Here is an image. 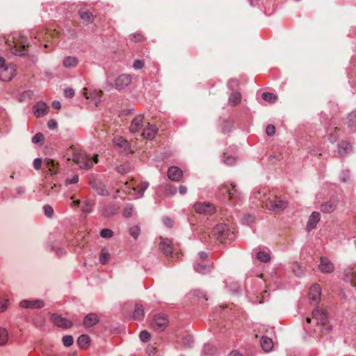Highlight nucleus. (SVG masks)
Returning <instances> with one entry per match:
<instances>
[{
    "label": "nucleus",
    "instance_id": "obj_48",
    "mask_svg": "<svg viewBox=\"0 0 356 356\" xmlns=\"http://www.w3.org/2000/svg\"><path fill=\"white\" fill-rule=\"evenodd\" d=\"M139 337H140V340L143 342H146V341H149L150 339V334L147 331H142L140 333Z\"/></svg>",
    "mask_w": 356,
    "mask_h": 356
},
{
    "label": "nucleus",
    "instance_id": "obj_18",
    "mask_svg": "<svg viewBox=\"0 0 356 356\" xmlns=\"http://www.w3.org/2000/svg\"><path fill=\"white\" fill-rule=\"evenodd\" d=\"M146 123L143 115H138L132 120L130 125V131L131 132H137L143 130Z\"/></svg>",
    "mask_w": 356,
    "mask_h": 356
},
{
    "label": "nucleus",
    "instance_id": "obj_50",
    "mask_svg": "<svg viewBox=\"0 0 356 356\" xmlns=\"http://www.w3.org/2000/svg\"><path fill=\"white\" fill-rule=\"evenodd\" d=\"M8 300L7 299L0 298V312L4 311L8 307Z\"/></svg>",
    "mask_w": 356,
    "mask_h": 356
},
{
    "label": "nucleus",
    "instance_id": "obj_15",
    "mask_svg": "<svg viewBox=\"0 0 356 356\" xmlns=\"http://www.w3.org/2000/svg\"><path fill=\"white\" fill-rule=\"evenodd\" d=\"M51 318L56 325L62 328H69L72 325V321L56 314H52Z\"/></svg>",
    "mask_w": 356,
    "mask_h": 356
},
{
    "label": "nucleus",
    "instance_id": "obj_3",
    "mask_svg": "<svg viewBox=\"0 0 356 356\" xmlns=\"http://www.w3.org/2000/svg\"><path fill=\"white\" fill-rule=\"evenodd\" d=\"M72 153V159L68 158V160L72 159L81 168H90L95 163L98 161V155L95 154L92 159H90L84 152L75 149L74 147H71L68 150V154Z\"/></svg>",
    "mask_w": 356,
    "mask_h": 356
},
{
    "label": "nucleus",
    "instance_id": "obj_31",
    "mask_svg": "<svg viewBox=\"0 0 356 356\" xmlns=\"http://www.w3.org/2000/svg\"><path fill=\"white\" fill-rule=\"evenodd\" d=\"M78 63L77 58L74 56H67L63 60V65L65 67H75Z\"/></svg>",
    "mask_w": 356,
    "mask_h": 356
},
{
    "label": "nucleus",
    "instance_id": "obj_21",
    "mask_svg": "<svg viewBox=\"0 0 356 356\" xmlns=\"http://www.w3.org/2000/svg\"><path fill=\"white\" fill-rule=\"evenodd\" d=\"M131 81V78L129 75L122 74L119 76L115 80V88L121 90L127 87Z\"/></svg>",
    "mask_w": 356,
    "mask_h": 356
},
{
    "label": "nucleus",
    "instance_id": "obj_38",
    "mask_svg": "<svg viewBox=\"0 0 356 356\" xmlns=\"http://www.w3.org/2000/svg\"><path fill=\"white\" fill-rule=\"evenodd\" d=\"M8 341V332L5 328L0 327V346L6 344Z\"/></svg>",
    "mask_w": 356,
    "mask_h": 356
},
{
    "label": "nucleus",
    "instance_id": "obj_7",
    "mask_svg": "<svg viewBox=\"0 0 356 356\" xmlns=\"http://www.w3.org/2000/svg\"><path fill=\"white\" fill-rule=\"evenodd\" d=\"M83 95L89 100V103L92 102L95 107H97L101 102L102 91L100 90H88L87 88H84Z\"/></svg>",
    "mask_w": 356,
    "mask_h": 356
},
{
    "label": "nucleus",
    "instance_id": "obj_59",
    "mask_svg": "<svg viewBox=\"0 0 356 356\" xmlns=\"http://www.w3.org/2000/svg\"><path fill=\"white\" fill-rule=\"evenodd\" d=\"M163 223L165 225L168 227H171L173 225V222L171 219L168 218H163Z\"/></svg>",
    "mask_w": 356,
    "mask_h": 356
},
{
    "label": "nucleus",
    "instance_id": "obj_9",
    "mask_svg": "<svg viewBox=\"0 0 356 356\" xmlns=\"http://www.w3.org/2000/svg\"><path fill=\"white\" fill-rule=\"evenodd\" d=\"M228 232V227L226 224L220 223L217 225L211 231V236L217 240L222 241L225 239Z\"/></svg>",
    "mask_w": 356,
    "mask_h": 356
},
{
    "label": "nucleus",
    "instance_id": "obj_12",
    "mask_svg": "<svg viewBox=\"0 0 356 356\" xmlns=\"http://www.w3.org/2000/svg\"><path fill=\"white\" fill-rule=\"evenodd\" d=\"M194 209L196 213L200 214H211L215 211V208L213 204L209 202H197L194 205Z\"/></svg>",
    "mask_w": 356,
    "mask_h": 356
},
{
    "label": "nucleus",
    "instance_id": "obj_63",
    "mask_svg": "<svg viewBox=\"0 0 356 356\" xmlns=\"http://www.w3.org/2000/svg\"><path fill=\"white\" fill-rule=\"evenodd\" d=\"M228 356H243V355L241 353H240L239 352L234 350V351L231 352Z\"/></svg>",
    "mask_w": 356,
    "mask_h": 356
},
{
    "label": "nucleus",
    "instance_id": "obj_4",
    "mask_svg": "<svg viewBox=\"0 0 356 356\" xmlns=\"http://www.w3.org/2000/svg\"><path fill=\"white\" fill-rule=\"evenodd\" d=\"M148 185L147 182L138 183L136 180L133 179L129 182L126 181L124 184L122 191L134 198H139L143 195V193L147 188Z\"/></svg>",
    "mask_w": 356,
    "mask_h": 356
},
{
    "label": "nucleus",
    "instance_id": "obj_34",
    "mask_svg": "<svg viewBox=\"0 0 356 356\" xmlns=\"http://www.w3.org/2000/svg\"><path fill=\"white\" fill-rule=\"evenodd\" d=\"M113 143L115 146L124 148V151L127 152L128 147V142L127 140L121 136L115 137L113 139Z\"/></svg>",
    "mask_w": 356,
    "mask_h": 356
},
{
    "label": "nucleus",
    "instance_id": "obj_64",
    "mask_svg": "<svg viewBox=\"0 0 356 356\" xmlns=\"http://www.w3.org/2000/svg\"><path fill=\"white\" fill-rule=\"evenodd\" d=\"M80 204V200H74L71 204V207H78Z\"/></svg>",
    "mask_w": 356,
    "mask_h": 356
},
{
    "label": "nucleus",
    "instance_id": "obj_14",
    "mask_svg": "<svg viewBox=\"0 0 356 356\" xmlns=\"http://www.w3.org/2000/svg\"><path fill=\"white\" fill-rule=\"evenodd\" d=\"M318 268L323 273H331L334 269V266L328 258L322 257L320 259Z\"/></svg>",
    "mask_w": 356,
    "mask_h": 356
},
{
    "label": "nucleus",
    "instance_id": "obj_28",
    "mask_svg": "<svg viewBox=\"0 0 356 356\" xmlns=\"http://www.w3.org/2000/svg\"><path fill=\"white\" fill-rule=\"evenodd\" d=\"M79 15L81 19L86 23L92 22L94 19L93 14L86 8L79 10Z\"/></svg>",
    "mask_w": 356,
    "mask_h": 356
},
{
    "label": "nucleus",
    "instance_id": "obj_30",
    "mask_svg": "<svg viewBox=\"0 0 356 356\" xmlns=\"http://www.w3.org/2000/svg\"><path fill=\"white\" fill-rule=\"evenodd\" d=\"M337 207V202L334 200H331L330 202H325L321 205V209L323 212L325 213H331Z\"/></svg>",
    "mask_w": 356,
    "mask_h": 356
},
{
    "label": "nucleus",
    "instance_id": "obj_2",
    "mask_svg": "<svg viewBox=\"0 0 356 356\" xmlns=\"http://www.w3.org/2000/svg\"><path fill=\"white\" fill-rule=\"evenodd\" d=\"M5 43L12 54L19 56L26 55L29 47L27 39L19 33L8 35Z\"/></svg>",
    "mask_w": 356,
    "mask_h": 356
},
{
    "label": "nucleus",
    "instance_id": "obj_41",
    "mask_svg": "<svg viewBox=\"0 0 356 356\" xmlns=\"http://www.w3.org/2000/svg\"><path fill=\"white\" fill-rule=\"evenodd\" d=\"M262 97L265 101H267L270 103H274L277 99V97L275 95L270 92L263 93Z\"/></svg>",
    "mask_w": 356,
    "mask_h": 356
},
{
    "label": "nucleus",
    "instance_id": "obj_45",
    "mask_svg": "<svg viewBox=\"0 0 356 356\" xmlns=\"http://www.w3.org/2000/svg\"><path fill=\"white\" fill-rule=\"evenodd\" d=\"M43 209H44V214L48 218H51L53 216V215H54V209H53V208L51 206L45 205V206H44Z\"/></svg>",
    "mask_w": 356,
    "mask_h": 356
},
{
    "label": "nucleus",
    "instance_id": "obj_29",
    "mask_svg": "<svg viewBox=\"0 0 356 356\" xmlns=\"http://www.w3.org/2000/svg\"><path fill=\"white\" fill-rule=\"evenodd\" d=\"M77 343L80 348L86 350L90 346V339L88 335L83 334L78 338Z\"/></svg>",
    "mask_w": 356,
    "mask_h": 356
},
{
    "label": "nucleus",
    "instance_id": "obj_37",
    "mask_svg": "<svg viewBox=\"0 0 356 356\" xmlns=\"http://www.w3.org/2000/svg\"><path fill=\"white\" fill-rule=\"evenodd\" d=\"M351 150V145L346 142H343L339 146V153L343 156Z\"/></svg>",
    "mask_w": 356,
    "mask_h": 356
},
{
    "label": "nucleus",
    "instance_id": "obj_35",
    "mask_svg": "<svg viewBox=\"0 0 356 356\" xmlns=\"http://www.w3.org/2000/svg\"><path fill=\"white\" fill-rule=\"evenodd\" d=\"M111 259V254L108 251L104 248L102 250L99 255V261L102 264L104 265L108 262Z\"/></svg>",
    "mask_w": 356,
    "mask_h": 356
},
{
    "label": "nucleus",
    "instance_id": "obj_22",
    "mask_svg": "<svg viewBox=\"0 0 356 356\" xmlns=\"http://www.w3.org/2000/svg\"><path fill=\"white\" fill-rule=\"evenodd\" d=\"M156 131L157 129L154 125L147 122L146 125L142 130L141 135L147 139H152L154 137Z\"/></svg>",
    "mask_w": 356,
    "mask_h": 356
},
{
    "label": "nucleus",
    "instance_id": "obj_58",
    "mask_svg": "<svg viewBox=\"0 0 356 356\" xmlns=\"http://www.w3.org/2000/svg\"><path fill=\"white\" fill-rule=\"evenodd\" d=\"M235 162V159L232 156H227L225 159V163L227 165H232Z\"/></svg>",
    "mask_w": 356,
    "mask_h": 356
},
{
    "label": "nucleus",
    "instance_id": "obj_55",
    "mask_svg": "<svg viewBox=\"0 0 356 356\" xmlns=\"http://www.w3.org/2000/svg\"><path fill=\"white\" fill-rule=\"evenodd\" d=\"M133 66L135 69L138 70L143 68V67L144 66V63L143 61L140 60H136L134 61Z\"/></svg>",
    "mask_w": 356,
    "mask_h": 356
},
{
    "label": "nucleus",
    "instance_id": "obj_27",
    "mask_svg": "<svg viewBox=\"0 0 356 356\" xmlns=\"http://www.w3.org/2000/svg\"><path fill=\"white\" fill-rule=\"evenodd\" d=\"M99 322V318L95 314H89L87 315L83 321V324L86 327H89L95 325Z\"/></svg>",
    "mask_w": 356,
    "mask_h": 356
},
{
    "label": "nucleus",
    "instance_id": "obj_62",
    "mask_svg": "<svg viewBox=\"0 0 356 356\" xmlns=\"http://www.w3.org/2000/svg\"><path fill=\"white\" fill-rule=\"evenodd\" d=\"M52 107L55 109H60L61 107L60 103L58 101H54L52 102Z\"/></svg>",
    "mask_w": 356,
    "mask_h": 356
},
{
    "label": "nucleus",
    "instance_id": "obj_43",
    "mask_svg": "<svg viewBox=\"0 0 356 356\" xmlns=\"http://www.w3.org/2000/svg\"><path fill=\"white\" fill-rule=\"evenodd\" d=\"M63 343L65 346L69 347L72 346L74 343L73 337L70 335H65L63 337Z\"/></svg>",
    "mask_w": 356,
    "mask_h": 356
},
{
    "label": "nucleus",
    "instance_id": "obj_56",
    "mask_svg": "<svg viewBox=\"0 0 356 356\" xmlns=\"http://www.w3.org/2000/svg\"><path fill=\"white\" fill-rule=\"evenodd\" d=\"M42 165V161L40 159H35L33 161V166L35 170H39Z\"/></svg>",
    "mask_w": 356,
    "mask_h": 356
},
{
    "label": "nucleus",
    "instance_id": "obj_52",
    "mask_svg": "<svg viewBox=\"0 0 356 356\" xmlns=\"http://www.w3.org/2000/svg\"><path fill=\"white\" fill-rule=\"evenodd\" d=\"M130 234L136 238L139 235V229L138 227H131L129 230Z\"/></svg>",
    "mask_w": 356,
    "mask_h": 356
},
{
    "label": "nucleus",
    "instance_id": "obj_49",
    "mask_svg": "<svg viewBox=\"0 0 356 356\" xmlns=\"http://www.w3.org/2000/svg\"><path fill=\"white\" fill-rule=\"evenodd\" d=\"M134 209L131 206H128L124 209L123 215L124 217L127 218L132 215Z\"/></svg>",
    "mask_w": 356,
    "mask_h": 356
},
{
    "label": "nucleus",
    "instance_id": "obj_40",
    "mask_svg": "<svg viewBox=\"0 0 356 356\" xmlns=\"http://www.w3.org/2000/svg\"><path fill=\"white\" fill-rule=\"evenodd\" d=\"M241 94L238 92H234L230 95L229 101L233 105H236L241 102Z\"/></svg>",
    "mask_w": 356,
    "mask_h": 356
},
{
    "label": "nucleus",
    "instance_id": "obj_24",
    "mask_svg": "<svg viewBox=\"0 0 356 356\" xmlns=\"http://www.w3.org/2000/svg\"><path fill=\"white\" fill-rule=\"evenodd\" d=\"M44 166L51 175L56 174L58 171V163L51 159H45Z\"/></svg>",
    "mask_w": 356,
    "mask_h": 356
},
{
    "label": "nucleus",
    "instance_id": "obj_57",
    "mask_svg": "<svg viewBox=\"0 0 356 356\" xmlns=\"http://www.w3.org/2000/svg\"><path fill=\"white\" fill-rule=\"evenodd\" d=\"M64 93H65V97H72L74 95V91L72 88H68V89L65 90Z\"/></svg>",
    "mask_w": 356,
    "mask_h": 356
},
{
    "label": "nucleus",
    "instance_id": "obj_23",
    "mask_svg": "<svg viewBox=\"0 0 356 356\" xmlns=\"http://www.w3.org/2000/svg\"><path fill=\"white\" fill-rule=\"evenodd\" d=\"M168 176L172 181H179L183 176V172L179 168L172 166L168 169Z\"/></svg>",
    "mask_w": 356,
    "mask_h": 356
},
{
    "label": "nucleus",
    "instance_id": "obj_61",
    "mask_svg": "<svg viewBox=\"0 0 356 356\" xmlns=\"http://www.w3.org/2000/svg\"><path fill=\"white\" fill-rule=\"evenodd\" d=\"M179 192L181 195H184L187 192V187L185 186H180L179 188Z\"/></svg>",
    "mask_w": 356,
    "mask_h": 356
},
{
    "label": "nucleus",
    "instance_id": "obj_33",
    "mask_svg": "<svg viewBox=\"0 0 356 356\" xmlns=\"http://www.w3.org/2000/svg\"><path fill=\"white\" fill-rule=\"evenodd\" d=\"M261 346L264 351L268 352L272 350L273 343L271 339L264 337L261 340Z\"/></svg>",
    "mask_w": 356,
    "mask_h": 356
},
{
    "label": "nucleus",
    "instance_id": "obj_17",
    "mask_svg": "<svg viewBox=\"0 0 356 356\" xmlns=\"http://www.w3.org/2000/svg\"><path fill=\"white\" fill-rule=\"evenodd\" d=\"M33 114L36 118H40L49 111V106L43 102H39L33 108Z\"/></svg>",
    "mask_w": 356,
    "mask_h": 356
},
{
    "label": "nucleus",
    "instance_id": "obj_8",
    "mask_svg": "<svg viewBox=\"0 0 356 356\" xmlns=\"http://www.w3.org/2000/svg\"><path fill=\"white\" fill-rule=\"evenodd\" d=\"M58 35L59 32L56 29H40L38 31H37L34 37L35 39H38L40 41L41 40L43 41H49L50 38H56L58 36Z\"/></svg>",
    "mask_w": 356,
    "mask_h": 356
},
{
    "label": "nucleus",
    "instance_id": "obj_46",
    "mask_svg": "<svg viewBox=\"0 0 356 356\" xmlns=\"http://www.w3.org/2000/svg\"><path fill=\"white\" fill-rule=\"evenodd\" d=\"M113 231L109 229H104L100 232V236L102 238H111V236H113Z\"/></svg>",
    "mask_w": 356,
    "mask_h": 356
},
{
    "label": "nucleus",
    "instance_id": "obj_19",
    "mask_svg": "<svg viewBox=\"0 0 356 356\" xmlns=\"http://www.w3.org/2000/svg\"><path fill=\"white\" fill-rule=\"evenodd\" d=\"M161 242L159 244L160 249L167 255L174 257L173 256V248L172 245L171 240L168 238H161Z\"/></svg>",
    "mask_w": 356,
    "mask_h": 356
},
{
    "label": "nucleus",
    "instance_id": "obj_5",
    "mask_svg": "<svg viewBox=\"0 0 356 356\" xmlns=\"http://www.w3.org/2000/svg\"><path fill=\"white\" fill-rule=\"evenodd\" d=\"M15 65L6 64L5 59L0 57V79L3 81H8L13 79L15 73Z\"/></svg>",
    "mask_w": 356,
    "mask_h": 356
},
{
    "label": "nucleus",
    "instance_id": "obj_39",
    "mask_svg": "<svg viewBox=\"0 0 356 356\" xmlns=\"http://www.w3.org/2000/svg\"><path fill=\"white\" fill-rule=\"evenodd\" d=\"M257 258L262 262H268L270 259V256L268 252L259 251L257 254Z\"/></svg>",
    "mask_w": 356,
    "mask_h": 356
},
{
    "label": "nucleus",
    "instance_id": "obj_1",
    "mask_svg": "<svg viewBox=\"0 0 356 356\" xmlns=\"http://www.w3.org/2000/svg\"><path fill=\"white\" fill-rule=\"evenodd\" d=\"M252 199L260 201L262 207L274 212H280L288 207V202L277 197L273 191L264 188L253 193Z\"/></svg>",
    "mask_w": 356,
    "mask_h": 356
},
{
    "label": "nucleus",
    "instance_id": "obj_26",
    "mask_svg": "<svg viewBox=\"0 0 356 356\" xmlns=\"http://www.w3.org/2000/svg\"><path fill=\"white\" fill-rule=\"evenodd\" d=\"M320 220V214L318 212H313L312 215L310 216L307 225V229L308 231H310L313 229H314Z\"/></svg>",
    "mask_w": 356,
    "mask_h": 356
},
{
    "label": "nucleus",
    "instance_id": "obj_20",
    "mask_svg": "<svg viewBox=\"0 0 356 356\" xmlns=\"http://www.w3.org/2000/svg\"><path fill=\"white\" fill-rule=\"evenodd\" d=\"M19 305L23 308L39 309L44 307L43 301L40 300H24L20 302Z\"/></svg>",
    "mask_w": 356,
    "mask_h": 356
},
{
    "label": "nucleus",
    "instance_id": "obj_13",
    "mask_svg": "<svg viewBox=\"0 0 356 356\" xmlns=\"http://www.w3.org/2000/svg\"><path fill=\"white\" fill-rule=\"evenodd\" d=\"M312 319L317 325H327V314L323 309H316L313 311Z\"/></svg>",
    "mask_w": 356,
    "mask_h": 356
},
{
    "label": "nucleus",
    "instance_id": "obj_60",
    "mask_svg": "<svg viewBox=\"0 0 356 356\" xmlns=\"http://www.w3.org/2000/svg\"><path fill=\"white\" fill-rule=\"evenodd\" d=\"M57 126V123L55 120H50L49 122H48V127L49 128L53 129L54 128H56Z\"/></svg>",
    "mask_w": 356,
    "mask_h": 356
},
{
    "label": "nucleus",
    "instance_id": "obj_42",
    "mask_svg": "<svg viewBox=\"0 0 356 356\" xmlns=\"http://www.w3.org/2000/svg\"><path fill=\"white\" fill-rule=\"evenodd\" d=\"M347 276H348V279L350 280L352 284L356 287V266L347 273Z\"/></svg>",
    "mask_w": 356,
    "mask_h": 356
},
{
    "label": "nucleus",
    "instance_id": "obj_16",
    "mask_svg": "<svg viewBox=\"0 0 356 356\" xmlns=\"http://www.w3.org/2000/svg\"><path fill=\"white\" fill-rule=\"evenodd\" d=\"M199 257H200V259L201 262L204 263V260L207 259V255L204 252H200L199 254ZM195 269L197 272H198L200 273L205 274L210 271L211 266L209 265H207L205 264H202L198 262L195 264Z\"/></svg>",
    "mask_w": 356,
    "mask_h": 356
},
{
    "label": "nucleus",
    "instance_id": "obj_25",
    "mask_svg": "<svg viewBox=\"0 0 356 356\" xmlns=\"http://www.w3.org/2000/svg\"><path fill=\"white\" fill-rule=\"evenodd\" d=\"M321 294V289L318 284H315L310 287L309 291V299L314 301H318L320 299Z\"/></svg>",
    "mask_w": 356,
    "mask_h": 356
},
{
    "label": "nucleus",
    "instance_id": "obj_47",
    "mask_svg": "<svg viewBox=\"0 0 356 356\" xmlns=\"http://www.w3.org/2000/svg\"><path fill=\"white\" fill-rule=\"evenodd\" d=\"M44 140V135L42 133L36 134L32 138V142L33 143H38Z\"/></svg>",
    "mask_w": 356,
    "mask_h": 356
},
{
    "label": "nucleus",
    "instance_id": "obj_54",
    "mask_svg": "<svg viewBox=\"0 0 356 356\" xmlns=\"http://www.w3.org/2000/svg\"><path fill=\"white\" fill-rule=\"evenodd\" d=\"M79 181V177L77 175H74L72 179H67L65 181L66 185L76 184Z\"/></svg>",
    "mask_w": 356,
    "mask_h": 356
},
{
    "label": "nucleus",
    "instance_id": "obj_53",
    "mask_svg": "<svg viewBox=\"0 0 356 356\" xmlns=\"http://www.w3.org/2000/svg\"><path fill=\"white\" fill-rule=\"evenodd\" d=\"M266 131L268 136H273L275 132V128L273 125L269 124L267 126Z\"/></svg>",
    "mask_w": 356,
    "mask_h": 356
},
{
    "label": "nucleus",
    "instance_id": "obj_10",
    "mask_svg": "<svg viewBox=\"0 0 356 356\" xmlns=\"http://www.w3.org/2000/svg\"><path fill=\"white\" fill-rule=\"evenodd\" d=\"M168 323V320L165 315H155L152 321V327L157 330H163Z\"/></svg>",
    "mask_w": 356,
    "mask_h": 356
},
{
    "label": "nucleus",
    "instance_id": "obj_11",
    "mask_svg": "<svg viewBox=\"0 0 356 356\" xmlns=\"http://www.w3.org/2000/svg\"><path fill=\"white\" fill-rule=\"evenodd\" d=\"M88 184L90 186L96 191V192L102 196L108 195L109 193L105 188V186L99 180L94 177H90L88 181Z\"/></svg>",
    "mask_w": 356,
    "mask_h": 356
},
{
    "label": "nucleus",
    "instance_id": "obj_44",
    "mask_svg": "<svg viewBox=\"0 0 356 356\" xmlns=\"http://www.w3.org/2000/svg\"><path fill=\"white\" fill-rule=\"evenodd\" d=\"M348 120L350 126L356 125V111H353L348 115Z\"/></svg>",
    "mask_w": 356,
    "mask_h": 356
},
{
    "label": "nucleus",
    "instance_id": "obj_51",
    "mask_svg": "<svg viewBox=\"0 0 356 356\" xmlns=\"http://www.w3.org/2000/svg\"><path fill=\"white\" fill-rule=\"evenodd\" d=\"M293 270L294 273L298 276L300 275L302 273V270L301 269L298 264H293Z\"/></svg>",
    "mask_w": 356,
    "mask_h": 356
},
{
    "label": "nucleus",
    "instance_id": "obj_36",
    "mask_svg": "<svg viewBox=\"0 0 356 356\" xmlns=\"http://www.w3.org/2000/svg\"><path fill=\"white\" fill-rule=\"evenodd\" d=\"M94 207V202L90 200H86L83 202L81 209L84 213H90Z\"/></svg>",
    "mask_w": 356,
    "mask_h": 356
},
{
    "label": "nucleus",
    "instance_id": "obj_32",
    "mask_svg": "<svg viewBox=\"0 0 356 356\" xmlns=\"http://www.w3.org/2000/svg\"><path fill=\"white\" fill-rule=\"evenodd\" d=\"M144 317V311L143 306L139 303H136L133 318L135 320H142Z\"/></svg>",
    "mask_w": 356,
    "mask_h": 356
},
{
    "label": "nucleus",
    "instance_id": "obj_6",
    "mask_svg": "<svg viewBox=\"0 0 356 356\" xmlns=\"http://www.w3.org/2000/svg\"><path fill=\"white\" fill-rule=\"evenodd\" d=\"M220 193L222 195H227L229 200L238 199L240 193L236 188V185L232 182L222 185L219 188Z\"/></svg>",
    "mask_w": 356,
    "mask_h": 356
}]
</instances>
